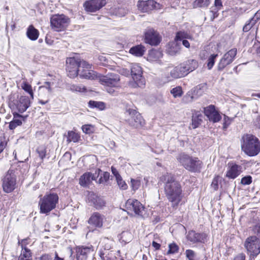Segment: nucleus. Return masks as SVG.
<instances>
[{"instance_id": "36", "label": "nucleus", "mask_w": 260, "mask_h": 260, "mask_svg": "<svg viewBox=\"0 0 260 260\" xmlns=\"http://www.w3.org/2000/svg\"><path fill=\"white\" fill-rule=\"evenodd\" d=\"M162 56L161 51L157 50H152L149 53V57L151 60H156Z\"/></svg>"}, {"instance_id": "9", "label": "nucleus", "mask_w": 260, "mask_h": 260, "mask_svg": "<svg viewBox=\"0 0 260 260\" xmlns=\"http://www.w3.org/2000/svg\"><path fill=\"white\" fill-rule=\"evenodd\" d=\"M244 246L251 256L256 257L260 253V239L255 236H250L246 239Z\"/></svg>"}, {"instance_id": "3", "label": "nucleus", "mask_w": 260, "mask_h": 260, "mask_svg": "<svg viewBox=\"0 0 260 260\" xmlns=\"http://www.w3.org/2000/svg\"><path fill=\"white\" fill-rule=\"evenodd\" d=\"M58 199V196L56 193H46L43 197L40 196L39 201L40 212L42 214H49L56 208Z\"/></svg>"}, {"instance_id": "34", "label": "nucleus", "mask_w": 260, "mask_h": 260, "mask_svg": "<svg viewBox=\"0 0 260 260\" xmlns=\"http://www.w3.org/2000/svg\"><path fill=\"white\" fill-rule=\"evenodd\" d=\"M210 3V0H196L193 3V7L194 8L207 7Z\"/></svg>"}, {"instance_id": "42", "label": "nucleus", "mask_w": 260, "mask_h": 260, "mask_svg": "<svg viewBox=\"0 0 260 260\" xmlns=\"http://www.w3.org/2000/svg\"><path fill=\"white\" fill-rule=\"evenodd\" d=\"M254 17H252L249 23H247L243 26V30L245 32H247L250 29L252 26L255 23L256 21L258 19V17H256V19L254 20Z\"/></svg>"}, {"instance_id": "22", "label": "nucleus", "mask_w": 260, "mask_h": 260, "mask_svg": "<svg viewBox=\"0 0 260 260\" xmlns=\"http://www.w3.org/2000/svg\"><path fill=\"white\" fill-rule=\"evenodd\" d=\"M242 167L233 163H229L226 177L229 179H235L241 173Z\"/></svg>"}, {"instance_id": "48", "label": "nucleus", "mask_w": 260, "mask_h": 260, "mask_svg": "<svg viewBox=\"0 0 260 260\" xmlns=\"http://www.w3.org/2000/svg\"><path fill=\"white\" fill-rule=\"evenodd\" d=\"M116 181L120 188L123 190H125L127 188V186L125 182L122 180L121 177L117 178Z\"/></svg>"}, {"instance_id": "7", "label": "nucleus", "mask_w": 260, "mask_h": 260, "mask_svg": "<svg viewBox=\"0 0 260 260\" xmlns=\"http://www.w3.org/2000/svg\"><path fill=\"white\" fill-rule=\"evenodd\" d=\"M141 67L137 63L133 64L131 67V75L134 82L129 83V85L134 88L137 87H143L145 84V81L142 76Z\"/></svg>"}, {"instance_id": "41", "label": "nucleus", "mask_w": 260, "mask_h": 260, "mask_svg": "<svg viewBox=\"0 0 260 260\" xmlns=\"http://www.w3.org/2000/svg\"><path fill=\"white\" fill-rule=\"evenodd\" d=\"M218 54H211L208 59L207 60V67L209 70L212 69L214 66L215 61V59L217 57Z\"/></svg>"}, {"instance_id": "53", "label": "nucleus", "mask_w": 260, "mask_h": 260, "mask_svg": "<svg viewBox=\"0 0 260 260\" xmlns=\"http://www.w3.org/2000/svg\"><path fill=\"white\" fill-rule=\"evenodd\" d=\"M214 6L217 11L220 10L222 7V3L221 0H215Z\"/></svg>"}, {"instance_id": "8", "label": "nucleus", "mask_w": 260, "mask_h": 260, "mask_svg": "<svg viewBox=\"0 0 260 260\" xmlns=\"http://www.w3.org/2000/svg\"><path fill=\"white\" fill-rule=\"evenodd\" d=\"M125 120L134 127L139 128L144 124V120L140 114L135 110L129 109L124 113Z\"/></svg>"}, {"instance_id": "60", "label": "nucleus", "mask_w": 260, "mask_h": 260, "mask_svg": "<svg viewBox=\"0 0 260 260\" xmlns=\"http://www.w3.org/2000/svg\"><path fill=\"white\" fill-rule=\"evenodd\" d=\"M187 102H191L193 100V96L190 94H187L184 98Z\"/></svg>"}, {"instance_id": "59", "label": "nucleus", "mask_w": 260, "mask_h": 260, "mask_svg": "<svg viewBox=\"0 0 260 260\" xmlns=\"http://www.w3.org/2000/svg\"><path fill=\"white\" fill-rule=\"evenodd\" d=\"M111 170H112V173L116 177V179L121 177L120 175H119L118 171L115 168L112 167Z\"/></svg>"}, {"instance_id": "31", "label": "nucleus", "mask_w": 260, "mask_h": 260, "mask_svg": "<svg viewBox=\"0 0 260 260\" xmlns=\"http://www.w3.org/2000/svg\"><path fill=\"white\" fill-rule=\"evenodd\" d=\"M26 35L29 39L35 41L38 39L39 32L37 29L31 25L27 28Z\"/></svg>"}, {"instance_id": "16", "label": "nucleus", "mask_w": 260, "mask_h": 260, "mask_svg": "<svg viewBox=\"0 0 260 260\" xmlns=\"http://www.w3.org/2000/svg\"><path fill=\"white\" fill-rule=\"evenodd\" d=\"M69 20L68 17H51V26L55 31H59L67 26Z\"/></svg>"}, {"instance_id": "33", "label": "nucleus", "mask_w": 260, "mask_h": 260, "mask_svg": "<svg viewBox=\"0 0 260 260\" xmlns=\"http://www.w3.org/2000/svg\"><path fill=\"white\" fill-rule=\"evenodd\" d=\"M185 39L192 40V37L187 32L185 31H179L176 33L175 40L176 41H181Z\"/></svg>"}, {"instance_id": "11", "label": "nucleus", "mask_w": 260, "mask_h": 260, "mask_svg": "<svg viewBox=\"0 0 260 260\" xmlns=\"http://www.w3.org/2000/svg\"><path fill=\"white\" fill-rule=\"evenodd\" d=\"M3 188L5 192L9 193L15 188L16 176L12 170H9L3 179Z\"/></svg>"}, {"instance_id": "12", "label": "nucleus", "mask_w": 260, "mask_h": 260, "mask_svg": "<svg viewBox=\"0 0 260 260\" xmlns=\"http://www.w3.org/2000/svg\"><path fill=\"white\" fill-rule=\"evenodd\" d=\"M30 106V101L28 97L20 96L18 100L10 103V107L14 110L15 109L19 112L22 113Z\"/></svg>"}, {"instance_id": "50", "label": "nucleus", "mask_w": 260, "mask_h": 260, "mask_svg": "<svg viewBox=\"0 0 260 260\" xmlns=\"http://www.w3.org/2000/svg\"><path fill=\"white\" fill-rule=\"evenodd\" d=\"M39 157L43 159L44 157L46 156V149L44 147H39L37 150Z\"/></svg>"}, {"instance_id": "28", "label": "nucleus", "mask_w": 260, "mask_h": 260, "mask_svg": "<svg viewBox=\"0 0 260 260\" xmlns=\"http://www.w3.org/2000/svg\"><path fill=\"white\" fill-rule=\"evenodd\" d=\"M203 115L200 111H195L192 117V127L193 128L198 127L203 121Z\"/></svg>"}, {"instance_id": "49", "label": "nucleus", "mask_w": 260, "mask_h": 260, "mask_svg": "<svg viewBox=\"0 0 260 260\" xmlns=\"http://www.w3.org/2000/svg\"><path fill=\"white\" fill-rule=\"evenodd\" d=\"M8 143V140H6L5 137H1L0 138V153L3 152L6 148Z\"/></svg>"}, {"instance_id": "6", "label": "nucleus", "mask_w": 260, "mask_h": 260, "mask_svg": "<svg viewBox=\"0 0 260 260\" xmlns=\"http://www.w3.org/2000/svg\"><path fill=\"white\" fill-rule=\"evenodd\" d=\"M177 160L185 169L191 172H200L203 166V162L197 157H193L184 153L180 154Z\"/></svg>"}, {"instance_id": "23", "label": "nucleus", "mask_w": 260, "mask_h": 260, "mask_svg": "<svg viewBox=\"0 0 260 260\" xmlns=\"http://www.w3.org/2000/svg\"><path fill=\"white\" fill-rule=\"evenodd\" d=\"M182 63L174 68L170 71V76L174 79H178L185 77L188 74Z\"/></svg>"}, {"instance_id": "61", "label": "nucleus", "mask_w": 260, "mask_h": 260, "mask_svg": "<svg viewBox=\"0 0 260 260\" xmlns=\"http://www.w3.org/2000/svg\"><path fill=\"white\" fill-rule=\"evenodd\" d=\"M152 245L156 250H158L160 247V245L155 241L152 242Z\"/></svg>"}, {"instance_id": "56", "label": "nucleus", "mask_w": 260, "mask_h": 260, "mask_svg": "<svg viewBox=\"0 0 260 260\" xmlns=\"http://www.w3.org/2000/svg\"><path fill=\"white\" fill-rule=\"evenodd\" d=\"M232 260H245V255L243 253H239L236 255Z\"/></svg>"}, {"instance_id": "55", "label": "nucleus", "mask_w": 260, "mask_h": 260, "mask_svg": "<svg viewBox=\"0 0 260 260\" xmlns=\"http://www.w3.org/2000/svg\"><path fill=\"white\" fill-rule=\"evenodd\" d=\"M39 260H52V255L50 254H43Z\"/></svg>"}, {"instance_id": "30", "label": "nucleus", "mask_w": 260, "mask_h": 260, "mask_svg": "<svg viewBox=\"0 0 260 260\" xmlns=\"http://www.w3.org/2000/svg\"><path fill=\"white\" fill-rule=\"evenodd\" d=\"M14 118L13 120L11 121L9 123V127L10 129H15L17 126L20 125L22 124V121L21 119H17L18 117H22V116L15 112H13Z\"/></svg>"}, {"instance_id": "44", "label": "nucleus", "mask_w": 260, "mask_h": 260, "mask_svg": "<svg viewBox=\"0 0 260 260\" xmlns=\"http://www.w3.org/2000/svg\"><path fill=\"white\" fill-rule=\"evenodd\" d=\"M82 131L85 134L92 133L94 131V127L91 124H85L82 127Z\"/></svg>"}, {"instance_id": "57", "label": "nucleus", "mask_w": 260, "mask_h": 260, "mask_svg": "<svg viewBox=\"0 0 260 260\" xmlns=\"http://www.w3.org/2000/svg\"><path fill=\"white\" fill-rule=\"evenodd\" d=\"M45 84L46 85L41 87V88H46L48 90V93H50L52 92L51 88V83L49 82H46Z\"/></svg>"}, {"instance_id": "25", "label": "nucleus", "mask_w": 260, "mask_h": 260, "mask_svg": "<svg viewBox=\"0 0 260 260\" xmlns=\"http://www.w3.org/2000/svg\"><path fill=\"white\" fill-rule=\"evenodd\" d=\"M207 235L205 233H197L194 231H190L187 235V239L193 243H205Z\"/></svg>"}, {"instance_id": "21", "label": "nucleus", "mask_w": 260, "mask_h": 260, "mask_svg": "<svg viewBox=\"0 0 260 260\" xmlns=\"http://www.w3.org/2000/svg\"><path fill=\"white\" fill-rule=\"evenodd\" d=\"M88 202L93 205L96 209L102 208L105 205V202L103 199L99 197L93 192H89L87 196Z\"/></svg>"}, {"instance_id": "5", "label": "nucleus", "mask_w": 260, "mask_h": 260, "mask_svg": "<svg viewBox=\"0 0 260 260\" xmlns=\"http://www.w3.org/2000/svg\"><path fill=\"white\" fill-rule=\"evenodd\" d=\"M120 80L119 75L114 73H109L100 79L101 83L106 86V91L112 95L117 94V91L114 88L120 87Z\"/></svg>"}, {"instance_id": "10", "label": "nucleus", "mask_w": 260, "mask_h": 260, "mask_svg": "<svg viewBox=\"0 0 260 260\" xmlns=\"http://www.w3.org/2000/svg\"><path fill=\"white\" fill-rule=\"evenodd\" d=\"M125 208L128 214H133V213H134L140 216L143 215L144 211L143 205L138 200L134 199H129L126 201Z\"/></svg>"}, {"instance_id": "35", "label": "nucleus", "mask_w": 260, "mask_h": 260, "mask_svg": "<svg viewBox=\"0 0 260 260\" xmlns=\"http://www.w3.org/2000/svg\"><path fill=\"white\" fill-rule=\"evenodd\" d=\"M80 138V135L73 132V131H69L68 134V141L69 142H77L79 141Z\"/></svg>"}, {"instance_id": "47", "label": "nucleus", "mask_w": 260, "mask_h": 260, "mask_svg": "<svg viewBox=\"0 0 260 260\" xmlns=\"http://www.w3.org/2000/svg\"><path fill=\"white\" fill-rule=\"evenodd\" d=\"M140 184L141 182L139 180L131 179V187L134 190L138 189Z\"/></svg>"}, {"instance_id": "37", "label": "nucleus", "mask_w": 260, "mask_h": 260, "mask_svg": "<svg viewBox=\"0 0 260 260\" xmlns=\"http://www.w3.org/2000/svg\"><path fill=\"white\" fill-rule=\"evenodd\" d=\"M88 106L90 107L96 108L101 110L105 108V104L102 102L90 101L88 103Z\"/></svg>"}, {"instance_id": "1", "label": "nucleus", "mask_w": 260, "mask_h": 260, "mask_svg": "<svg viewBox=\"0 0 260 260\" xmlns=\"http://www.w3.org/2000/svg\"><path fill=\"white\" fill-rule=\"evenodd\" d=\"M166 196L171 205L177 207L183 198L182 189L180 183L169 177L165 186Z\"/></svg>"}, {"instance_id": "24", "label": "nucleus", "mask_w": 260, "mask_h": 260, "mask_svg": "<svg viewBox=\"0 0 260 260\" xmlns=\"http://www.w3.org/2000/svg\"><path fill=\"white\" fill-rule=\"evenodd\" d=\"M105 217L104 215L101 214L98 212L93 213L88 219V223L96 228H101L103 226V223Z\"/></svg>"}, {"instance_id": "40", "label": "nucleus", "mask_w": 260, "mask_h": 260, "mask_svg": "<svg viewBox=\"0 0 260 260\" xmlns=\"http://www.w3.org/2000/svg\"><path fill=\"white\" fill-rule=\"evenodd\" d=\"M171 94L174 98L180 97L182 94V88L180 86H177L171 90Z\"/></svg>"}, {"instance_id": "38", "label": "nucleus", "mask_w": 260, "mask_h": 260, "mask_svg": "<svg viewBox=\"0 0 260 260\" xmlns=\"http://www.w3.org/2000/svg\"><path fill=\"white\" fill-rule=\"evenodd\" d=\"M21 87L24 90L30 94L31 99L33 100L34 93L31 85L28 84L26 81H24L21 84Z\"/></svg>"}, {"instance_id": "18", "label": "nucleus", "mask_w": 260, "mask_h": 260, "mask_svg": "<svg viewBox=\"0 0 260 260\" xmlns=\"http://www.w3.org/2000/svg\"><path fill=\"white\" fill-rule=\"evenodd\" d=\"M204 112L205 115L208 117L209 120L214 123L219 122L221 119V115L219 112L215 110V106L213 105H211L204 108Z\"/></svg>"}, {"instance_id": "62", "label": "nucleus", "mask_w": 260, "mask_h": 260, "mask_svg": "<svg viewBox=\"0 0 260 260\" xmlns=\"http://www.w3.org/2000/svg\"><path fill=\"white\" fill-rule=\"evenodd\" d=\"M224 125H223V127L226 128L230 124V122L228 123V121H229L230 119L228 117L224 116Z\"/></svg>"}, {"instance_id": "13", "label": "nucleus", "mask_w": 260, "mask_h": 260, "mask_svg": "<svg viewBox=\"0 0 260 260\" xmlns=\"http://www.w3.org/2000/svg\"><path fill=\"white\" fill-rule=\"evenodd\" d=\"M237 54V49L233 48L225 53L219 60L217 70L222 71L226 67L230 64L234 60Z\"/></svg>"}, {"instance_id": "19", "label": "nucleus", "mask_w": 260, "mask_h": 260, "mask_svg": "<svg viewBox=\"0 0 260 260\" xmlns=\"http://www.w3.org/2000/svg\"><path fill=\"white\" fill-rule=\"evenodd\" d=\"M77 260H87L88 255L93 251L92 246H77L75 248Z\"/></svg>"}, {"instance_id": "39", "label": "nucleus", "mask_w": 260, "mask_h": 260, "mask_svg": "<svg viewBox=\"0 0 260 260\" xmlns=\"http://www.w3.org/2000/svg\"><path fill=\"white\" fill-rule=\"evenodd\" d=\"M31 253L30 250L26 247L22 249V252L19 258H26V259H31Z\"/></svg>"}, {"instance_id": "43", "label": "nucleus", "mask_w": 260, "mask_h": 260, "mask_svg": "<svg viewBox=\"0 0 260 260\" xmlns=\"http://www.w3.org/2000/svg\"><path fill=\"white\" fill-rule=\"evenodd\" d=\"M169 249L167 254H174L178 252L179 247L175 243H172L169 245Z\"/></svg>"}, {"instance_id": "51", "label": "nucleus", "mask_w": 260, "mask_h": 260, "mask_svg": "<svg viewBox=\"0 0 260 260\" xmlns=\"http://www.w3.org/2000/svg\"><path fill=\"white\" fill-rule=\"evenodd\" d=\"M252 182V178L250 176L243 177L241 180V183L243 185H249Z\"/></svg>"}, {"instance_id": "29", "label": "nucleus", "mask_w": 260, "mask_h": 260, "mask_svg": "<svg viewBox=\"0 0 260 260\" xmlns=\"http://www.w3.org/2000/svg\"><path fill=\"white\" fill-rule=\"evenodd\" d=\"M184 67H185V69L188 72L190 73L196 69L198 67V63L196 60L189 59L182 62Z\"/></svg>"}, {"instance_id": "2", "label": "nucleus", "mask_w": 260, "mask_h": 260, "mask_svg": "<svg viewBox=\"0 0 260 260\" xmlns=\"http://www.w3.org/2000/svg\"><path fill=\"white\" fill-rule=\"evenodd\" d=\"M242 151L250 156L257 155L260 152V142L257 138L251 134H245L241 139Z\"/></svg>"}, {"instance_id": "14", "label": "nucleus", "mask_w": 260, "mask_h": 260, "mask_svg": "<svg viewBox=\"0 0 260 260\" xmlns=\"http://www.w3.org/2000/svg\"><path fill=\"white\" fill-rule=\"evenodd\" d=\"M162 6L153 0L146 1H139L137 3V7L142 12H149L153 10H159Z\"/></svg>"}, {"instance_id": "46", "label": "nucleus", "mask_w": 260, "mask_h": 260, "mask_svg": "<svg viewBox=\"0 0 260 260\" xmlns=\"http://www.w3.org/2000/svg\"><path fill=\"white\" fill-rule=\"evenodd\" d=\"M221 181V177L219 176H215L213 179L211 187L215 190L218 188V183Z\"/></svg>"}, {"instance_id": "4", "label": "nucleus", "mask_w": 260, "mask_h": 260, "mask_svg": "<svg viewBox=\"0 0 260 260\" xmlns=\"http://www.w3.org/2000/svg\"><path fill=\"white\" fill-rule=\"evenodd\" d=\"M80 68L91 69V65L78 57L67 58L66 70L68 76L72 78L77 77Z\"/></svg>"}, {"instance_id": "54", "label": "nucleus", "mask_w": 260, "mask_h": 260, "mask_svg": "<svg viewBox=\"0 0 260 260\" xmlns=\"http://www.w3.org/2000/svg\"><path fill=\"white\" fill-rule=\"evenodd\" d=\"M253 231L255 234L260 236V222L257 223L253 228Z\"/></svg>"}, {"instance_id": "64", "label": "nucleus", "mask_w": 260, "mask_h": 260, "mask_svg": "<svg viewBox=\"0 0 260 260\" xmlns=\"http://www.w3.org/2000/svg\"><path fill=\"white\" fill-rule=\"evenodd\" d=\"M182 41V44L186 48H189L190 47V44L189 42L186 40V39L183 40Z\"/></svg>"}, {"instance_id": "20", "label": "nucleus", "mask_w": 260, "mask_h": 260, "mask_svg": "<svg viewBox=\"0 0 260 260\" xmlns=\"http://www.w3.org/2000/svg\"><path fill=\"white\" fill-rule=\"evenodd\" d=\"M100 169L95 171V173H85L80 177L79 183L81 186H86L88 185L92 180H95L99 177Z\"/></svg>"}, {"instance_id": "63", "label": "nucleus", "mask_w": 260, "mask_h": 260, "mask_svg": "<svg viewBox=\"0 0 260 260\" xmlns=\"http://www.w3.org/2000/svg\"><path fill=\"white\" fill-rule=\"evenodd\" d=\"M75 90L77 91L82 92L86 90L85 87L76 86L75 88Z\"/></svg>"}, {"instance_id": "17", "label": "nucleus", "mask_w": 260, "mask_h": 260, "mask_svg": "<svg viewBox=\"0 0 260 260\" xmlns=\"http://www.w3.org/2000/svg\"><path fill=\"white\" fill-rule=\"evenodd\" d=\"M106 4V0H90L85 2L84 7L87 11L93 12L100 10Z\"/></svg>"}, {"instance_id": "52", "label": "nucleus", "mask_w": 260, "mask_h": 260, "mask_svg": "<svg viewBox=\"0 0 260 260\" xmlns=\"http://www.w3.org/2000/svg\"><path fill=\"white\" fill-rule=\"evenodd\" d=\"M185 253L186 254V256L189 259V260H194L195 253L193 250L188 249L186 250Z\"/></svg>"}, {"instance_id": "26", "label": "nucleus", "mask_w": 260, "mask_h": 260, "mask_svg": "<svg viewBox=\"0 0 260 260\" xmlns=\"http://www.w3.org/2000/svg\"><path fill=\"white\" fill-rule=\"evenodd\" d=\"M181 46L175 40L174 41L170 42L166 49L167 53L172 56L179 54L180 52Z\"/></svg>"}, {"instance_id": "45", "label": "nucleus", "mask_w": 260, "mask_h": 260, "mask_svg": "<svg viewBox=\"0 0 260 260\" xmlns=\"http://www.w3.org/2000/svg\"><path fill=\"white\" fill-rule=\"evenodd\" d=\"M110 174L108 172H105L103 173V175L101 176V178L99 180V183L100 184H105L109 179Z\"/></svg>"}, {"instance_id": "27", "label": "nucleus", "mask_w": 260, "mask_h": 260, "mask_svg": "<svg viewBox=\"0 0 260 260\" xmlns=\"http://www.w3.org/2000/svg\"><path fill=\"white\" fill-rule=\"evenodd\" d=\"M80 68L78 75L81 78L93 80L96 77V73L90 69Z\"/></svg>"}, {"instance_id": "58", "label": "nucleus", "mask_w": 260, "mask_h": 260, "mask_svg": "<svg viewBox=\"0 0 260 260\" xmlns=\"http://www.w3.org/2000/svg\"><path fill=\"white\" fill-rule=\"evenodd\" d=\"M27 239H22L21 241L19 240L18 244L19 245H21L22 249H23V248L26 247L25 246L27 244Z\"/></svg>"}, {"instance_id": "32", "label": "nucleus", "mask_w": 260, "mask_h": 260, "mask_svg": "<svg viewBox=\"0 0 260 260\" xmlns=\"http://www.w3.org/2000/svg\"><path fill=\"white\" fill-rule=\"evenodd\" d=\"M145 47L142 45H137L133 47L129 50V53L136 56H142L145 51Z\"/></svg>"}, {"instance_id": "15", "label": "nucleus", "mask_w": 260, "mask_h": 260, "mask_svg": "<svg viewBox=\"0 0 260 260\" xmlns=\"http://www.w3.org/2000/svg\"><path fill=\"white\" fill-rule=\"evenodd\" d=\"M159 34L153 28H148L144 34V39L146 43L152 46H156L161 41Z\"/></svg>"}]
</instances>
